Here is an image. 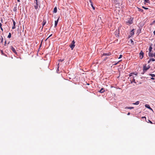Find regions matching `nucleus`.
Instances as JSON below:
<instances>
[{
	"label": "nucleus",
	"mask_w": 155,
	"mask_h": 155,
	"mask_svg": "<svg viewBox=\"0 0 155 155\" xmlns=\"http://www.w3.org/2000/svg\"><path fill=\"white\" fill-rule=\"evenodd\" d=\"M137 73L132 72L130 73L129 76L130 77V79L134 81V82L136 83V82L135 81V78H137Z\"/></svg>",
	"instance_id": "f257e3e1"
},
{
	"label": "nucleus",
	"mask_w": 155,
	"mask_h": 155,
	"mask_svg": "<svg viewBox=\"0 0 155 155\" xmlns=\"http://www.w3.org/2000/svg\"><path fill=\"white\" fill-rule=\"evenodd\" d=\"M150 68V66L149 65H148V67H147L146 66V65L144 66H143V73H142V74H143L144 73L147 71L148 69H149Z\"/></svg>",
	"instance_id": "f03ea898"
},
{
	"label": "nucleus",
	"mask_w": 155,
	"mask_h": 155,
	"mask_svg": "<svg viewBox=\"0 0 155 155\" xmlns=\"http://www.w3.org/2000/svg\"><path fill=\"white\" fill-rule=\"evenodd\" d=\"M75 41H74V40H73L72 41L71 44L70 45V47L71 49L72 50H73L74 48L75 45Z\"/></svg>",
	"instance_id": "7ed1b4c3"
},
{
	"label": "nucleus",
	"mask_w": 155,
	"mask_h": 155,
	"mask_svg": "<svg viewBox=\"0 0 155 155\" xmlns=\"http://www.w3.org/2000/svg\"><path fill=\"white\" fill-rule=\"evenodd\" d=\"M133 23V19H131V18H130L126 22L127 24L128 25H129L130 24H132Z\"/></svg>",
	"instance_id": "20e7f679"
},
{
	"label": "nucleus",
	"mask_w": 155,
	"mask_h": 155,
	"mask_svg": "<svg viewBox=\"0 0 155 155\" xmlns=\"http://www.w3.org/2000/svg\"><path fill=\"white\" fill-rule=\"evenodd\" d=\"M139 54L140 55V59H142L143 57L144 53H143V52L142 51H140Z\"/></svg>",
	"instance_id": "39448f33"
},
{
	"label": "nucleus",
	"mask_w": 155,
	"mask_h": 155,
	"mask_svg": "<svg viewBox=\"0 0 155 155\" xmlns=\"http://www.w3.org/2000/svg\"><path fill=\"white\" fill-rule=\"evenodd\" d=\"M153 52L152 51L149 52L148 56L149 57L152 58L153 56Z\"/></svg>",
	"instance_id": "423d86ee"
},
{
	"label": "nucleus",
	"mask_w": 155,
	"mask_h": 155,
	"mask_svg": "<svg viewBox=\"0 0 155 155\" xmlns=\"http://www.w3.org/2000/svg\"><path fill=\"white\" fill-rule=\"evenodd\" d=\"M11 49L13 51V52L15 54H17V52L16 51L15 48L13 47L12 46L11 47Z\"/></svg>",
	"instance_id": "0eeeda50"
},
{
	"label": "nucleus",
	"mask_w": 155,
	"mask_h": 155,
	"mask_svg": "<svg viewBox=\"0 0 155 155\" xmlns=\"http://www.w3.org/2000/svg\"><path fill=\"white\" fill-rule=\"evenodd\" d=\"M46 23V21L45 19H43V22H42V29L43 28V27L44 25H45Z\"/></svg>",
	"instance_id": "6e6552de"
},
{
	"label": "nucleus",
	"mask_w": 155,
	"mask_h": 155,
	"mask_svg": "<svg viewBox=\"0 0 155 155\" xmlns=\"http://www.w3.org/2000/svg\"><path fill=\"white\" fill-rule=\"evenodd\" d=\"M105 91V89L104 88H102L99 92L100 93H103Z\"/></svg>",
	"instance_id": "1a4fd4ad"
},
{
	"label": "nucleus",
	"mask_w": 155,
	"mask_h": 155,
	"mask_svg": "<svg viewBox=\"0 0 155 155\" xmlns=\"http://www.w3.org/2000/svg\"><path fill=\"white\" fill-rule=\"evenodd\" d=\"M59 18L57 20L55 21L54 27H56L57 25L58 22L59 20Z\"/></svg>",
	"instance_id": "9d476101"
},
{
	"label": "nucleus",
	"mask_w": 155,
	"mask_h": 155,
	"mask_svg": "<svg viewBox=\"0 0 155 155\" xmlns=\"http://www.w3.org/2000/svg\"><path fill=\"white\" fill-rule=\"evenodd\" d=\"M145 106L146 107H147L151 110H152V109L150 107L149 105L147 104H146L145 105Z\"/></svg>",
	"instance_id": "9b49d317"
},
{
	"label": "nucleus",
	"mask_w": 155,
	"mask_h": 155,
	"mask_svg": "<svg viewBox=\"0 0 155 155\" xmlns=\"http://www.w3.org/2000/svg\"><path fill=\"white\" fill-rule=\"evenodd\" d=\"M111 54V53L110 52L107 53H104L103 54V56H107V55H110Z\"/></svg>",
	"instance_id": "f8f14e48"
},
{
	"label": "nucleus",
	"mask_w": 155,
	"mask_h": 155,
	"mask_svg": "<svg viewBox=\"0 0 155 155\" xmlns=\"http://www.w3.org/2000/svg\"><path fill=\"white\" fill-rule=\"evenodd\" d=\"M57 7H55L54 9L53 12L54 13H56L57 12Z\"/></svg>",
	"instance_id": "ddd939ff"
},
{
	"label": "nucleus",
	"mask_w": 155,
	"mask_h": 155,
	"mask_svg": "<svg viewBox=\"0 0 155 155\" xmlns=\"http://www.w3.org/2000/svg\"><path fill=\"white\" fill-rule=\"evenodd\" d=\"M134 29H133L130 32V35H131V36L133 35L134 34Z\"/></svg>",
	"instance_id": "4468645a"
},
{
	"label": "nucleus",
	"mask_w": 155,
	"mask_h": 155,
	"mask_svg": "<svg viewBox=\"0 0 155 155\" xmlns=\"http://www.w3.org/2000/svg\"><path fill=\"white\" fill-rule=\"evenodd\" d=\"M152 44L150 46L149 48V51H152Z\"/></svg>",
	"instance_id": "2eb2a0df"
},
{
	"label": "nucleus",
	"mask_w": 155,
	"mask_h": 155,
	"mask_svg": "<svg viewBox=\"0 0 155 155\" xmlns=\"http://www.w3.org/2000/svg\"><path fill=\"white\" fill-rule=\"evenodd\" d=\"M134 107H126L125 108V109H134Z\"/></svg>",
	"instance_id": "dca6fc26"
},
{
	"label": "nucleus",
	"mask_w": 155,
	"mask_h": 155,
	"mask_svg": "<svg viewBox=\"0 0 155 155\" xmlns=\"http://www.w3.org/2000/svg\"><path fill=\"white\" fill-rule=\"evenodd\" d=\"M139 103H140L139 101H136L135 103H133V104L137 105L139 104Z\"/></svg>",
	"instance_id": "f3484780"
},
{
	"label": "nucleus",
	"mask_w": 155,
	"mask_h": 155,
	"mask_svg": "<svg viewBox=\"0 0 155 155\" xmlns=\"http://www.w3.org/2000/svg\"><path fill=\"white\" fill-rule=\"evenodd\" d=\"M36 5H35L34 7L35 9H37L38 8V3L37 4H35Z\"/></svg>",
	"instance_id": "a211bd4d"
},
{
	"label": "nucleus",
	"mask_w": 155,
	"mask_h": 155,
	"mask_svg": "<svg viewBox=\"0 0 155 155\" xmlns=\"http://www.w3.org/2000/svg\"><path fill=\"white\" fill-rule=\"evenodd\" d=\"M13 11L14 12H16L17 11V7L15 6L14 7V8L13 9Z\"/></svg>",
	"instance_id": "6ab92c4d"
},
{
	"label": "nucleus",
	"mask_w": 155,
	"mask_h": 155,
	"mask_svg": "<svg viewBox=\"0 0 155 155\" xmlns=\"http://www.w3.org/2000/svg\"><path fill=\"white\" fill-rule=\"evenodd\" d=\"M138 11L142 12H143V10L141 8H138Z\"/></svg>",
	"instance_id": "aec40b11"
},
{
	"label": "nucleus",
	"mask_w": 155,
	"mask_h": 155,
	"mask_svg": "<svg viewBox=\"0 0 155 155\" xmlns=\"http://www.w3.org/2000/svg\"><path fill=\"white\" fill-rule=\"evenodd\" d=\"M11 37V33H9V34L8 36V38H10Z\"/></svg>",
	"instance_id": "412c9836"
},
{
	"label": "nucleus",
	"mask_w": 155,
	"mask_h": 155,
	"mask_svg": "<svg viewBox=\"0 0 155 155\" xmlns=\"http://www.w3.org/2000/svg\"><path fill=\"white\" fill-rule=\"evenodd\" d=\"M144 2L145 3H149L150 2L149 0H144Z\"/></svg>",
	"instance_id": "4be33fe9"
},
{
	"label": "nucleus",
	"mask_w": 155,
	"mask_h": 155,
	"mask_svg": "<svg viewBox=\"0 0 155 155\" xmlns=\"http://www.w3.org/2000/svg\"><path fill=\"white\" fill-rule=\"evenodd\" d=\"M149 75H150L152 77H155V75L153 74H149Z\"/></svg>",
	"instance_id": "5701e85b"
},
{
	"label": "nucleus",
	"mask_w": 155,
	"mask_h": 155,
	"mask_svg": "<svg viewBox=\"0 0 155 155\" xmlns=\"http://www.w3.org/2000/svg\"><path fill=\"white\" fill-rule=\"evenodd\" d=\"M91 7H92L93 9L94 10L95 9V7L93 5V3H91Z\"/></svg>",
	"instance_id": "b1692460"
},
{
	"label": "nucleus",
	"mask_w": 155,
	"mask_h": 155,
	"mask_svg": "<svg viewBox=\"0 0 155 155\" xmlns=\"http://www.w3.org/2000/svg\"><path fill=\"white\" fill-rule=\"evenodd\" d=\"M35 4H37L39 2V1L38 0H35Z\"/></svg>",
	"instance_id": "393cba45"
},
{
	"label": "nucleus",
	"mask_w": 155,
	"mask_h": 155,
	"mask_svg": "<svg viewBox=\"0 0 155 155\" xmlns=\"http://www.w3.org/2000/svg\"><path fill=\"white\" fill-rule=\"evenodd\" d=\"M150 60H151V61H155V59L153 58H150Z\"/></svg>",
	"instance_id": "a878e982"
},
{
	"label": "nucleus",
	"mask_w": 155,
	"mask_h": 155,
	"mask_svg": "<svg viewBox=\"0 0 155 155\" xmlns=\"http://www.w3.org/2000/svg\"><path fill=\"white\" fill-rule=\"evenodd\" d=\"M142 8H144V9H145V10H147L148 9V8H146V7H144V6H142Z\"/></svg>",
	"instance_id": "bb28decb"
},
{
	"label": "nucleus",
	"mask_w": 155,
	"mask_h": 155,
	"mask_svg": "<svg viewBox=\"0 0 155 155\" xmlns=\"http://www.w3.org/2000/svg\"><path fill=\"white\" fill-rule=\"evenodd\" d=\"M1 42H3V39L2 36H1Z\"/></svg>",
	"instance_id": "cd10ccee"
},
{
	"label": "nucleus",
	"mask_w": 155,
	"mask_h": 155,
	"mask_svg": "<svg viewBox=\"0 0 155 155\" xmlns=\"http://www.w3.org/2000/svg\"><path fill=\"white\" fill-rule=\"evenodd\" d=\"M1 54L2 55H5L6 56V55L3 52V51L2 50H1Z\"/></svg>",
	"instance_id": "c85d7f7f"
},
{
	"label": "nucleus",
	"mask_w": 155,
	"mask_h": 155,
	"mask_svg": "<svg viewBox=\"0 0 155 155\" xmlns=\"http://www.w3.org/2000/svg\"><path fill=\"white\" fill-rule=\"evenodd\" d=\"M119 31L116 30L115 31V35H116L117 34V33H118V34H119Z\"/></svg>",
	"instance_id": "c756f323"
},
{
	"label": "nucleus",
	"mask_w": 155,
	"mask_h": 155,
	"mask_svg": "<svg viewBox=\"0 0 155 155\" xmlns=\"http://www.w3.org/2000/svg\"><path fill=\"white\" fill-rule=\"evenodd\" d=\"M16 27L15 25H13L12 27V29H14Z\"/></svg>",
	"instance_id": "7c9ffc66"
},
{
	"label": "nucleus",
	"mask_w": 155,
	"mask_h": 155,
	"mask_svg": "<svg viewBox=\"0 0 155 155\" xmlns=\"http://www.w3.org/2000/svg\"><path fill=\"white\" fill-rule=\"evenodd\" d=\"M13 20V25H15L16 23H15V21L13 20Z\"/></svg>",
	"instance_id": "2f4dec72"
},
{
	"label": "nucleus",
	"mask_w": 155,
	"mask_h": 155,
	"mask_svg": "<svg viewBox=\"0 0 155 155\" xmlns=\"http://www.w3.org/2000/svg\"><path fill=\"white\" fill-rule=\"evenodd\" d=\"M64 59H60L59 60V61L62 62L64 61Z\"/></svg>",
	"instance_id": "473e14b6"
},
{
	"label": "nucleus",
	"mask_w": 155,
	"mask_h": 155,
	"mask_svg": "<svg viewBox=\"0 0 155 155\" xmlns=\"http://www.w3.org/2000/svg\"><path fill=\"white\" fill-rule=\"evenodd\" d=\"M122 55H120L119 57L118 58H119V59H120V58H122Z\"/></svg>",
	"instance_id": "72a5a7b5"
},
{
	"label": "nucleus",
	"mask_w": 155,
	"mask_h": 155,
	"mask_svg": "<svg viewBox=\"0 0 155 155\" xmlns=\"http://www.w3.org/2000/svg\"><path fill=\"white\" fill-rule=\"evenodd\" d=\"M130 82H130V83H132L133 82H134V81H133V80H130Z\"/></svg>",
	"instance_id": "f704fd0d"
},
{
	"label": "nucleus",
	"mask_w": 155,
	"mask_h": 155,
	"mask_svg": "<svg viewBox=\"0 0 155 155\" xmlns=\"http://www.w3.org/2000/svg\"><path fill=\"white\" fill-rule=\"evenodd\" d=\"M151 61V60H150V59L148 61V63H149Z\"/></svg>",
	"instance_id": "c9c22d12"
},
{
	"label": "nucleus",
	"mask_w": 155,
	"mask_h": 155,
	"mask_svg": "<svg viewBox=\"0 0 155 155\" xmlns=\"http://www.w3.org/2000/svg\"><path fill=\"white\" fill-rule=\"evenodd\" d=\"M89 2L91 3H92V1L91 0H89Z\"/></svg>",
	"instance_id": "e433bc0d"
},
{
	"label": "nucleus",
	"mask_w": 155,
	"mask_h": 155,
	"mask_svg": "<svg viewBox=\"0 0 155 155\" xmlns=\"http://www.w3.org/2000/svg\"><path fill=\"white\" fill-rule=\"evenodd\" d=\"M151 79L152 80H154V78H153V77H152L151 78Z\"/></svg>",
	"instance_id": "4c0bfd02"
},
{
	"label": "nucleus",
	"mask_w": 155,
	"mask_h": 155,
	"mask_svg": "<svg viewBox=\"0 0 155 155\" xmlns=\"http://www.w3.org/2000/svg\"><path fill=\"white\" fill-rule=\"evenodd\" d=\"M149 121L150 123L152 124L153 123L150 120H149Z\"/></svg>",
	"instance_id": "58836bf2"
},
{
	"label": "nucleus",
	"mask_w": 155,
	"mask_h": 155,
	"mask_svg": "<svg viewBox=\"0 0 155 155\" xmlns=\"http://www.w3.org/2000/svg\"><path fill=\"white\" fill-rule=\"evenodd\" d=\"M0 28H1V30L2 31H3V28H2V27H0Z\"/></svg>",
	"instance_id": "ea45409f"
},
{
	"label": "nucleus",
	"mask_w": 155,
	"mask_h": 155,
	"mask_svg": "<svg viewBox=\"0 0 155 155\" xmlns=\"http://www.w3.org/2000/svg\"><path fill=\"white\" fill-rule=\"evenodd\" d=\"M2 24L1 23H0V27H2Z\"/></svg>",
	"instance_id": "a19ab883"
},
{
	"label": "nucleus",
	"mask_w": 155,
	"mask_h": 155,
	"mask_svg": "<svg viewBox=\"0 0 155 155\" xmlns=\"http://www.w3.org/2000/svg\"><path fill=\"white\" fill-rule=\"evenodd\" d=\"M153 56L155 58V53H154L153 54Z\"/></svg>",
	"instance_id": "79ce46f5"
},
{
	"label": "nucleus",
	"mask_w": 155,
	"mask_h": 155,
	"mask_svg": "<svg viewBox=\"0 0 155 155\" xmlns=\"http://www.w3.org/2000/svg\"><path fill=\"white\" fill-rule=\"evenodd\" d=\"M130 114V112H128L127 113V115H129Z\"/></svg>",
	"instance_id": "37998d69"
},
{
	"label": "nucleus",
	"mask_w": 155,
	"mask_h": 155,
	"mask_svg": "<svg viewBox=\"0 0 155 155\" xmlns=\"http://www.w3.org/2000/svg\"><path fill=\"white\" fill-rule=\"evenodd\" d=\"M52 35V34L51 35L49 36V37L48 38H49L50 37H51V36Z\"/></svg>",
	"instance_id": "c03bdc74"
},
{
	"label": "nucleus",
	"mask_w": 155,
	"mask_h": 155,
	"mask_svg": "<svg viewBox=\"0 0 155 155\" xmlns=\"http://www.w3.org/2000/svg\"><path fill=\"white\" fill-rule=\"evenodd\" d=\"M107 57H106L104 59V60H106L107 59Z\"/></svg>",
	"instance_id": "a18cd8bd"
},
{
	"label": "nucleus",
	"mask_w": 155,
	"mask_h": 155,
	"mask_svg": "<svg viewBox=\"0 0 155 155\" xmlns=\"http://www.w3.org/2000/svg\"><path fill=\"white\" fill-rule=\"evenodd\" d=\"M154 51H155V44L154 45Z\"/></svg>",
	"instance_id": "49530a36"
},
{
	"label": "nucleus",
	"mask_w": 155,
	"mask_h": 155,
	"mask_svg": "<svg viewBox=\"0 0 155 155\" xmlns=\"http://www.w3.org/2000/svg\"><path fill=\"white\" fill-rule=\"evenodd\" d=\"M6 41H5V44H6Z\"/></svg>",
	"instance_id": "de8ad7c7"
},
{
	"label": "nucleus",
	"mask_w": 155,
	"mask_h": 155,
	"mask_svg": "<svg viewBox=\"0 0 155 155\" xmlns=\"http://www.w3.org/2000/svg\"><path fill=\"white\" fill-rule=\"evenodd\" d=\"M131 42L132 43V42H134L132 40H131Z\"/></svg>",
	"instance_id": "09e8293b"
},
{
	"label": "nucleus",
	"mask_w": 155,
	"mask_h": 155,
	"mask_svg": "<svg viewBox=\"0 0 155 155\" xmlns=\"http://www.w3.org/2000/svg\"><path fill=\"white\" fill-rule=\"evenodd\" d=\"M117 64V63H115V64H114V65H116V64Z\"/></svg>",
	"instance_id": "8fccbe9b"
},
{
	"label": "nucleus",
	"mask_w": 155,
	"mask_h": 155,
	"mask_svg": "<svg viewBox=\"0 0 155 155\" xmlns=\"http://www.w3.org/2000/svg\"><path fill=\"white\" fill-rule=\"evenodd\" d=\"M17 1L18 2H20V0H17Z\"/></svg>",
	"instance_id": "3c124183"
},
{
	"label": "nucleus",
	"mask_w": 155,
	"mask_h": 155,
	"mask_svg": "<svg viewBox=\"0 0 155 155\" xmlns=\"http://www.w3.org/2000/svg\"><path fill=\"white\" fill-rule=\"evenodd\" d=\"M155 22V21H153V23H154Z\"/></svg>",
	"instance_id": "603ef678"
},
{
	"label": "nucleus",
	"mask_w": 155,
	"mask_h": 155,
	"mask_svg": "<svg viewBox=\"0 0 155 155\" xmlns=\"http://www.w3.org/2000/svg\"><path fill=\"white\" fill-rule=\"evenodd\" d=\"M143 117V118H146V117Z\"/></svg>",
	"instance_id": "864d4df0"
},
{
	"label": "nucleus",
	"mask_w": 155,
	"mask_h": 155,
	"mask_svg": "<svg viewBox=\"0 0 155 155\" xmlns=\"http://www.w3.org/2000/svg\"><path fill=\"white\" fill-rule=\"evenodd\" d=\"M1 21H2V20H1Z\"/></svg>",
	"instance_id": "5fc2aeb1"
}]
</instances>
